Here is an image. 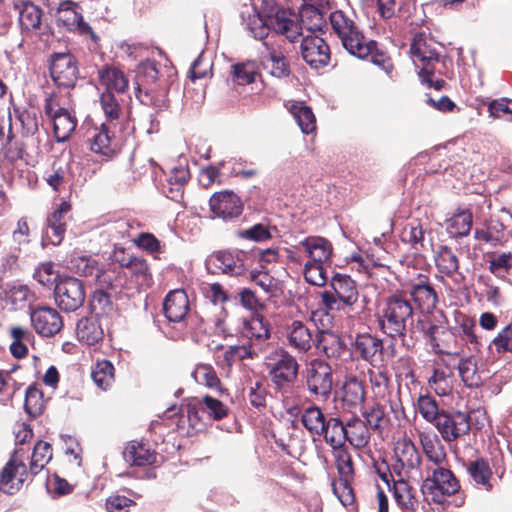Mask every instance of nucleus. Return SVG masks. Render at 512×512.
<instances>
[{"mask_svg": "<svg viewBox=\"0 0 512 512\" xmlns=\"http://www.w3.org/2000/svg\"><path fill=\"white\" fill-rule=\"evenodd\" d=\"M240 16L249 31L256 39H264L268 31L273 30L294 42L301 35V27L295 15L280 8L273 0H263L260 10H257L252 0H238Z\"/></svg>", "mask_w": 512, "mask_h": 512, "instance_id": "f257e3e1", "label": "nucleus"}, {"mask_svg": "<svg viewBox=\"0 0 512 512\" xmlns=\"http://www.w3.org/2000/svg\"><path fill=\"white\" fill-rule=\"evenodd\" d=\"M22 449H16L0 473V490L7 494H14L28 479V475L36 476L53 457L52 446L39 440L35 445L29 463V469L24 462Z\"/></svg>", "mask_w": 512, "mask_h": 512, "instance_id": "f03ea898", "label": "nucleus"}, {"mask_svg": "<svg viewBox=\"0 0 512 512\" xmlns=\"http://www.w3.org/2000/svg\"><path fill=\"white\" fill-rule=\"evenodd\" d=\"M414 307L404 290H396L387 296L377 313V324L380 331L389 338L401 339L403 347L412 350L415 342L407 339V324L413 320Z\"/></svg>", "mask_w": 512, "mask_h": 512, "instance_id": "7ed1b4c3", "label": "nucleus"}, {"mask_svg": "<svg viewBox=\"0 0 512 512\" xmlns=\"http://www.w3.org/2000/svg\"><path fill=\"white\" fill-rule=\"evenodd\" d=\"M165 68L155 60H146L137 69L135 95L142 104L157 112L169 108V80L164 76Z\"/></svg>", "mask_w": 512, "mask_h": 512, "instance_id": "20e7f679", "label": "nucleus"}, {"mask_svg": "<svg viewBox=\"0 0 512 512\" xmlns=\"http://www.w3.org/2000/svg\"><path fill=\"white\" fill-rule=\"evenodd\" d=\"M265 359L274 391L287 398L298 380L300 364L297 358L285 348L276 346Z\"/></svg>", "mask_w": 512, "mask_h": 512, "instance_id": "39448f33", "label": "nucleus"}, {"mask_svg": "<svg viewBox=\"0 0 512 512\" xmlns=\"http://www.w3.org/2000/svg\"><path fill=\"white\" fill-rule=\"evenodd\" d=\"M460 489L459 480L449 468V462L443 465L426 466V477L421 492L428 502L443 504L445 496L454 495Z\"/></svg>", "mask_w": 512, "mask_h": 512, "instance_id": "423d86ee", "label": "nucleus"}, {"mask_svg": "<svg viewBox=\"0 0 512 512\" xmlns=\"http://www.w3.org/2000/svg\"><path fill=\"white\" fill-rule=\"evenodd\" d=\"M329 20L334 33L350 55L362 56L368 53V46L361 44L366 37L353 17L342 10H336L330 14Z\"/></svg>", "mask_w": 512, "mask_h": 512, "instance_id": "0eeeda50", "label": "nucleus"}, {"mask_svg": "<svg viewBox=\"0 0 512 512\" xmlns=\"http://www.w3.org/2000/svg\"><path fill=\"white\" fill-rule=\"evenodd\" d=\"M332 291L321 294L323 306L328 311L341 310L344 306L352 307L359 298L356 282L346 274L336 273L330 281Z\"/></svg>", "mask_w": 512, "mask_h": 512, "instance_id": "6e6552de", "label": "nucleus"}, {"mask_svg": "<svg viewBox=\"0 0 512 512\" xmlns=\"http://www.w3.org/2000/svg\"><path fill=\"white\" fill-rule=\"evenodd\" d=\"M304 381L310 395L316 399L326 401L333 389V369L323 359H312L306 367Z\"/></svg>", "mask_w": 512, "mask_h": 512, "instance_id": "1a4fd4ad", "label": "nucleus"}, {"mask_svg": "<svg viewBox=\"0 0 512 512\" xmlns=\"http://www.w3.org/2000/svg\"><path fill=\"white\" fill-rule=\"evenodd\" d=\"M5 7L9 13L13 12L16 15L22 35L31 36L41 33L44 12L40 6L31 0H7Z\"/></svg>", "mask_w": 512, "mask_h": 512, "instance_id": "9d476101", "label": "nucleus"}, {"mask_svg": "<svg viewBox=\"0 0 512 512\" xmlns=\"http://www.w3.org/2000/svg\"><path fill=\"white\" fill-rule=\"evenodd\" d=\"M409 53L414 65L419 69V75H434L435 67L440 61V53L431 39L422 33L416 34L410 43Z\"/></svg>", "mask_w": 512, "mask_h": 512, "instance_id": "9b49d317", "label": "nucleus"}, {"mask_svg": "<svg viewBox=\"0 0 512 512\" xmlns=\"http://www.w3.org/2000/svg\"><path fill=\"white\" fill-rule=\"evenodd\" d=\"M52 81L59 88H74L79 77L78 61L70 52L53 53L49 58Z\"/></svg>", "mask_w": 512, "mask_h": 512, "instance_id": "f8f14e48", "label": "nucleus"}, {"mask_svg": "<svg viewBox=\"0 0 512 512\" xmlns=\"http://www.w3.org/2000/svg\"><path fill=\"white\" fill-rule=\"evenodd\" d=\"M395 464L393 472L398 477H410L413 473L420 472L422 456L415 443L407 435L400 437L394 447Z\"/></svg>", "mask_w": 512, "mask_h": 512, "instance_id": "ddd939ff", "label": "nucleus"}, {"mask_svg": "<svg viewBox=\"0 0 512 512\" xmlns=\"http://www.w3.org/2000/svg\"><path fill=\"white\" fill-rule=\"evenodd\" d=\"M55 301L65 312H74L84 304L86 292L81 280L71 276L59 279L54 288Z\"/></svg>", "mask_w": 512, "mask_h": 512, "instance_id": "4468645a", "label": "nucleus"}, {"mask_svg": "<svg viewBox=\"0 0 512 512\" xmlns=\"http://www.w3.org/2000/svg\"><path fill=\"white\" fill-rule=\"evenodd\" d=\"M434 427L437 429L444 442H457L459 439L469 434L471 430V418L468 413L459 410H445L441 413Z\"/></svg>", "mask_w": 512, "mask_h": 512, "instance_id": "2eb2a0df", "label": "nucleus"}, {"mask_svg": "<svg viewBox=\"0 0 512 512\" xmlns=\"http://www.w3.org/2000/svg\"><path fill=\"white\" fill-rule=\"evenodd\" d=\"M56 19L57 22L64 26L68 31L89 37L94 43H97L100 39L92 27L84 21L81 8L78 3L72 0H64L60 2L56 12Z\"/></svg>", "mask_w": 512, "mask_h": 512, "instance_id": "dca6fc26", "label": "nucleus"}, {"mask_svg": "<svg viewBox=\"0 0 512 512\" xmlns=\"http://www.w3.org/2000/svg\"><path fill=\"white\" fill-rule=\"evenodd\" d=\"M29 316L33 329L42 337H53L58 334L64 326L62 316L51 306H30Z\"/></svg>", "mask_w": 512, "mask_h": 512, "instance_id": "f3484780", "label": "nucleus"}, {"mask_svg": "<svg viewBox=\"0 0 512 512\" xmlns=\"http://www.w3.org/2000/svg\"><path fill=\"white\" fill-rule=\"evenodd\" d=\"M254 260V253L244 250H222L213 253L209 262L223 273L243 275Z\"/></svg>", "mask_w": 512, "mask_h": 512, "instance_id": "a211bd4d", "label": "nucleus"}, {"mask_svg": "<svg viewBox=\"0 0 512 512\" xmlns=\"http://www.w3.org/2000/svg\"><path fill=\"white\" fill-rule=\"evenodd\" d=\"M410 296V301L425 314L434 311L438 304V294L430 281L428 275L419 274L416 279L408 284V290L405 291Z\"/></svg>", "mask_w": 512, "mask_h": 512, "instance_id": "6ab92c4d", "label": "nucleus"}, {"mask_svg": "<svg viewBox=\"0 0 512 512\" xmlns=\"http://www.w3.org/2000/svg\"><path fill=\"white\" fill-rule=\"evenodd\" d=\"M303 60L313 69L323 68L330 61V48L325 40L316 35H307L301 42Z\"/></svg>", "mask_w": 512, "mask_h": 512, "instance_id": "aec40b11", "label": "nucleus"}, {"mask_svg": "<svg viewBox=\"0 0 512 512\" xmlns=\"http://www.w3.org/2000/svg\"><path fill=\"white\" fill-rule=\"evenodd\" d=\"M163 314L174 323H184L191 318L190 302L184 289H174L167 293L163 301Z\"/></svg>", "mask_w": 512, "mask_h": 512, "instance_id": "412c9836", "label": "nucleus"}, {"mask_svg": "<svg viewBox=\"0 0 512 512\" xmlns=\"http://www.w3.org/2000/svg\"><path fill=\"white\" fill-rule=\"evenodd\" d=\"M209 206L215 216L225 220L237 218L243 211L241 198L230 190L214 193L209 200Z\"/></svg>", "mask_w": 512, "mask_h": 512, "instance_id": "4be33fe9", "label": "nucleus"}, {"mask_svg": "<svg viewBox=\"0 0 512 512\" xmlns=\"http://www.w3.org/2000/svg\"><path fill=\"white\" fill-rule=\"evenodd\" d=\"M115 127L108 123L96 127L90 139L91 151L107 159L115 156L120 150V142L114 132Z\"/></svg>", "mask_w": 512, "mask_h": 512, "instance_id": "5701e85b", "label": "nucleus"}, {"mask_svg": "<svg viewBox=\"0 0 512 512\" xmlns=\"http://www.w3.org/2000/svg\"><path fill=\"white\" fill-rule=\"evenodd\" d=\"M392 491L402 512H426L416 489L405 480V477L393 480Z\"/></svg>", "mask_w": 512, "mask_h": 512, "instance_id": "b1692460", "label": "nucleus"}, {"mask_svg": "<svg viewBox=\"0 0 512 512\" xmlns=\"http://www.w3.org/2000/svg\"><path fill=\"white\" fill-rule=\"evenodd\" d=\"M126 278V288L142 290L148 289L153 284V275L148 261L136 256L128 268L123 271Z\"/></svg>", "mask_w": 512, "mask_h": 512, "instance_id": "393cba45", "label": "nucleus"}, {"mask_svg": "<svg viewBox=\"0 0 512 512\" xmlns=\"http://www.w3.org/2000/svg\"><path fill=\"white\" fill-rule=\"evenodd\" d=\"M71 211V204L63 201L48 217L45 237L52 245H59L65 236L67 218Z\"/></svg>", "mask_w": 512, "mask_h": 512, "instance_id": "a878e982", "label": "nucleus"}, {"mask_svg": "<svg viewBox=\"0 0 512 512\" xmlns=\"http://www.w3.org/2000/svg\"><path fill=\"white\" fill-rule=\"evenodd\" d=\"M465 469L475 485L480 486L487 492H491L497 485V478L490 466L489 460L484 457H476L468 460Z\"/></svg>", "mask_w": 512, "mask_h": 512, "instance_id": "bb28decb", "label": "nucleus"}, {"mask_svg": "<svg viewBox=\"0 0 512 512\" xmlns=\"http://www.w3.org/2000/svg\"><path fill=\"white\" fill-rule=\"evenodd\" d=\"M250 328L259 330V334L249 335V341L246 344L251 354V359L258 358L265 353H270L274 346L269 341L271 332L269 324L264 322V319L254 318L250 321Z\"/></svg>", "mask_w": 512, "mask_h": 512, "instance_id": "cd10ccee", "label": "nucleus"}, {"mask_svg": "<svg viewBox=\"0 0 512 512\" xmlns=\"http://www.w3.org/2000/svg\"><path fill=\"white\" fill-rule=\"evenodd\" d=\"M434 263L441 278L455 279L456 276H460L461 279H464V275L459 271V253L452 247L448 245L439 246L434 255Z\"/></svg>", "mask_w": 512, "mask_h": 512, "instance_id": "c85d7f7f", "label": "nucleus"}, {"mask_svg": "<svg viewBox=\"0 0 512 512\" xmlns=\"http://www.w3.org/2000/svg\"><path fill=\"white\" fill-rule=\"evenodd\" d=\"M418 438L422 451L429 462L427 466L443 465L448 463L445 446L437 434L419 431Z\"/></svg>", "mask_w": 512, "mask_h": 512, "instance_id": "c756f323", "label": "nucleus"}, {"mask_svg": "<svg viewBox=\"0 0 512 512\" xmlns=\"http://www.w3.org/2000/svg\"><path fill=\"white\" fill-rule=\"evenodd\" d=\"M288 345L301 354H306L315 345L312 331L302 321L294 320L287 328Z\"/></svg>", "mask_w": 512, "mask_h": 512, "instance_id": "7c9ffc66", "label": "nucleus"}, {"mask_svg": "<svg viewBox=\"0 0 512 512\" xmlns=\"http://www.w3.org/2000/svg\"><path fill=\"white\" fill-rule=\"evenodd\" d=\"M123 458L131 466H151L156 463L157 453L148 444L133 440L126 444Z\"/></svg>", "mask_w": 512, "mask_h": 512, "instance_id": "2f4dec72", "label": "nucleus"}, {"mask_svg": "<svg viewBox=\"0 0 512 512\" xmlns=\"http://www.w3.org/2000/svg\"><path fill=\"white\" fill-rule=\"evenodd\" d=\"M354 353L362 360L372 363L377 355H382L383 341L370 333L356 334L352 343Z\"/></svg>", "mask_w": 512, "mask_h": 512, "instance_id": "473e14b6", "label": "nucleus"}, {"mask_svg": "<svg viewBox=\"0 0 512 512\" xmlns=\"http://www.w3.org/2000/svg\"><path fill=\"white\" fill-rule=\"evenodd\" d=\"M309 257L308 262L322 263L330 260L333 247L329 240L321 236H308L299 243Z\"/></svg>", "mask_w": 512, "mask_h": 512, "instance_id": "72a5a7b5", "label": "nucleus"}, {"mask_svg": "<svg viewBox=\"0 0 512 512\" xmlns=\"http://www.w3.org/2000/svg\"><path fill=\"white\" fill-rule=\"evenodd\" d=\"M457 337L452 328L438 324L435 332L430 337L427 345L432 348L436 354H443L448 357L459 356L458 352L452 353L456 347Z\"/></svg>", "mask_w": 512, "mask_h": 512, "instance_id": "f704fd0d", "label": "nucleus"}, {"mask_svg": "<svg viewBox=\"0 0 512 512\" xmlns=\"http://www.w3.org/2000/svg\"><path fill=\"white\" fill-rule=\"evenodd\" d=\"M77 338L81 343L95 345L103 340L104 330L101 319L87 316L78 320L76 325Z\"/></svg>", "mask_w": 512, "mask_h": 512, "instance_id": "c9c22d12", "label": "nucleus"}, {"mask_svg": "<svg viewBox=\"0 0 512 512\" xmlns=\"http://www.w3.org/2000/svg\"><path fill=\"white\" fill-rule=\"evenodd\" d=\"M98 79L106 91L124 93L129 86V79L122 69L114 65H104L98 71Z\"/></svg>", "mask_w": 512, "mask_h": 512, "instance_id": "e433bc0d", "label": "nucleus"}, {"mask_svg": "<svg viewBox=\"0 0 512 512\" xmlns=\"http://www.w3.org/2000/svg\"><path fill=\"white\" fill-rule=\"evenodd\" d=\"M347 440L357 449L366 447L371 439L370 428L358 416H351L345 421Z\"/></svg>", "mask_w": 512, "mask_h": 512, "instance_id": "4c0bfd02", "label": "nucleus"}, {"mask_svg": "<svg viewBox=\"0 0 512 512\" xmlns=\"http://www.w3.org/2000/svg\"><path fill=\"white\" fill-rule=\"evenodd\" d=\"M315 346L329 359H338L345 351V343L342 338L331 331H319Z\"/></svg>", "mask_w": 512, "mask_h": 512, "instance_id": "58836bf2", "label": "nucleus"}, {"mask_svg": "<svg viewBox=\"0 0 512 512\" xmlns=\"http://www.w3.org/2000/svg\"><path fill=\"white\" fill-rule=\"evenodd\" d=\"M327 6L320 7L315 4L304 3L299 11L301 29L304 27L310 32L321 31L326 25L324 13Z\"/></svg>", "mask_w": 512, "mask_h": 512, "instance_id": "ea45409f", "label": "nucleus"}, {"mask_svg": "<svg viewBox=\"0 0 512 512\" xmlns=\"http://www.w3.org/2000/svg\"><path fill=\"white\" fill-rule=\"evenodd\" d=\"M369 382L376 398L384 399L391 392V378L388 368L380 365L368 369Z\"/></svg>", "mask_w": 512, "mask_h": 512, "instance_id": "a19ab883", "label": "nucleus"}, {"mask_svg": "<svg viewBox=\"0 0 512 512\" xmlns=\"http://www.w3.org/2000/svg\"><path fill=\"white\" fill-rule=\"evenodd\" d=\"M321 437L331 446L332 450L345 447L347 440L345 422L338 417H329Z\"/></svg>", "mask_w": 512, "mask_h": 512, "instance_id": "79ce46f5", "label": "nucleus"}, {"mask_svg": "<svg viewBox=\"0 0 512 512\" xmlns=\"http://www.w3.org/2000/svg\"><path fill=\"white\" fill-rule=\"evenodd\" d=\"M300 420L302 425L312 436L321 437L328 419L322 409L313 404L304 409Z\"/></svg>", "mask_w": 512, "mask_h": 512, "instance_id": "37998d69", "label": "nucleus"}, {"mask_svg": "<svg viewBox=\"0 0 512 512\" xmlns=\"http://www.w3.org/2000/svg\"><path fill=\"white\" fill-rule=\"evenodd\" d=\"M472 221L470 210H459L446 221V231L452 238H462L470 233Z\"/></svg>", "mask_w": 512, "mask_h": 512, "instance_id": "c03bdc74", "label": "nucleus"}, {"mask_svg": "<svg viewBox=\"0 0 512 512\" xmlns=\"http://www.w3.org/2000/svg\"><path fill=\"white\" fill-rule=\"evenodd\" d=\"M50 120L53 123V132L57 142H65L77 127V118L71 111L60 113Z\"/></svg>", "mask_w": 512, "mask_h": 512, "instance_id": "a18cd8bd", "label": "nucleus"}, {"mask_svg": "<svg viewBox=\"0 0 512 512\" xmlns=\"http://www.w3.org/2000/svg\"><path fill=\"white\" fill-rule=\"evenodd\" d=\"M443 363L448 368L455 367V365H451L445 359H443ZM456 368L458 369L461 380L467 387H478L481 384V377L477 371L476 361L473 357L460 358Z\"/></svg>", "mask_w": 512, "mask_h": 512, "instance_id": "49530a36", "label": "nucleus"}, {"mask_svg": "<svg viewBox=\"0 0 512 512\" xmlns=\"http://www.w3.org/2000/svg\"><path fill=\"white\" fill-rule=\"evenodd\" d=\"M288 110L304 134H310L316 130V118L311 107L304 102H295L288 107Z\"/></svg>", "mask_w": 512, "mask_h": 512, "instance_id": "de8ad7c7", "label": "nucleus"}, {"mask_svg": "<svg viewBox=\"0 0 512 512\" xmlns=\"http://www.w3.org/2000/svg\"><path fill=\"white\" fill-rule=\"evenodd\" d=\"M362 45L368 46V53L362 56H356L359 59H369L373 64L379 66L386 73H390L394 66L391 57L386 51L379 48L378 43L374 40H367L366 38L362 41Z\"/></svg>", "mask_w": 512, "mask_h": 512, "instance_id": "09e8293b", "label": "nucleus"}, {"mask_svg": "<svg viewBox=\"0 0 512 512\" xmlns=\"http://www.w3.org/2000/svg\"><path fill=\"white\" fill-rule=\"evenodd\" d=\"M69 268L79 276L85 277L90 283L99 273L100 264L92 256H77L70 260Z\"/></svg>", "mask_w": 512, "mask_h": 512, "instance_id": "8fccbe9b", "label": "nucleus"}, {"mask_svg": "<svg viewBox=\"0 0 512 512\" xmlns=\"http://www.w3.org/2000/svg\"><path fill=\"white\" fill-rule=\"evenodd\" d=\"M100 105L105 115L106 122L116 126L115 121L119 120L123 115V107L120 100L111 91H104L100 95Z\"/></svg>", "mask_w": 512, "mask_h": 512, "instance_id": "3c124183", "label": "nucleus"}, {"mask_svg": "<svg viewBox=\"0 0 512 512\" xmlns=\"http://www.w3.org/2000/svg\"><path fill=\"white\" fill-rule=\"evenodd\" d=\"M196 406L203 413H206L209 418L219 421L224 419L229 414V408L221 400L205 395L201 399H197Z\"/></svg>", "mask_w": 512, "mask_h": 512, "instance_id": "603ef678", "label": "nucleus"}, {"mask_svg": "<svg viewBox=\"0 0 512 512\" xmlns=\"http://www.w3.org/2000/svg\"><path fill=\"white\" fill-rule=\"evenodd\" d=\"M114 371V366L110 361H98L92 369L91 378L101 390L106 391L114 382Z\"/></svg>", "mask_w": 512, "mask_h": 512, "instance_id": "864d4df0", "label": "nucleus"}, {"mask_svg": "<svg viewBox=\"0 0 512 512\" xmlns=\"http://www.w3.org/2000/svg\"><path fill=\"white\" fill-rule=\"evenodd\" d=\"M194 379L209 388L217 389L220 395L226 392V389L221 387L220 379L217 376L216 371L211 365L198 364L192 373Z\"/></svg>", "mask_w": 512, "mask_h": 512, "instance_id": "5fc2aeb1", "label": "nucleus"}, {"mask_svg": "<svg viewBox=\"0 0 512 512\" xmlns=\"http://www.w3.org/2000/svg\"><path fill=\"white\" fill-rule=\"evenodd\" d=\"M91 315L101 319L104 316H108L113 311V302L111 296L104 290H95L91 295L89 302Z\"/></svg>", "mask_w": 512, "mask_h": 512, "instance_id": "6e6d98bb", "label": "nucleus"}, {"mask_svg": "<svg viewBox=\"0 0 512 512\" xmlns=\"http://www.w3.org/2000/svg\"><path fill=\"white\" fill-rule=\"evenodd\" d=\"M417 410L419 414L429 423L435 425L444 410L439 408L436 399L429 395H420L417 399Z\"/></svg>", "mask_w": 512, "mask_h": 512, "instance_id": "4d7b16f0", "label": "nucleus"}, {"mask_svg": "<svg viewBox=\"0 0 512 512\" xmlns=\"http://www.w3.org/2000/svg\"><path fill=\"white\" fill-rule=\"evenodd\" d=\"M365 399V388L356 377L347 378L343 385V401L351 406L361 404Z\"/></svg>", "mask_w": 512, "mask_h": 512, "instance_id": "13d9d810", "label": "nucleus"}, {"mask_svg": "<svg viewBox=\"0 0 512 512\" xmlns=\"http://www.w3.org/2000/svg\"><path fill=\"white\" fill-rule=\"evenodd\" d=\"M45 407L43 392L36 384L30 385L25 394L24 408L32 417L40 416Z\"/></svg>", "mask_w": 512, "mask_h": 512, "instance_id": "bf43d9fd", "label": "nucleus"}, {"mask_svg": "<svg viewBox=\"0 0 512 512\" xmlns=\"http://www.w3.org/2000/svg\"><path fill=\"white\" fill-rule=\"evenodd\" d=\"M338 478H354V463L347 446L332 450Z\"/></svg>", "mask_w": 512, "mask_h": 512, "instance_id": "052dcab7", "label": "nucleus"}, {"mask_svg": "<svg viewBox=\"0 0 512 512\" xmlns=\"http://www.w3.org/2000/svg\"><path fill=\"white\" fill-rule=\"evenodd\" d=\"M190 179V172L187 167H175L171 170L167 179L169 185L168 197L175 200L182 195V189Z\"/></svg>", "mask_w": 512, "mask_h": 512, "instance_id": "680f3d73", "label": "nucleus"}, {"mask_svg": "<svg viewBox=\"0 0 512 512\" xmlns=\"http://www.w3.org/2000/svg\"><path fill=\"white\" fill-rule=\"evenodd\" d=\"M68 174L67 165L63 166L54 162L51 169L45 171L44 180L54 191H60L67 183Z\"/></svg>", "mask_w": 512, "mask_h": 512, "instance_id": "e2e57ef3", "label": "nucleus"}, {"mask_svg": "<svg viewBox=\"0 0 512 512\" xmlns=\"http://www.w3.org/2000/svg\"><path fill=\"white\" fill-rule=\"evenodd\" d=\"M354 478H338L332 482L333 493L344 506L354 503L355 495L352 488Z\"/></svg>", "mask_w": 512, "mask_h": 512, "instance_id": "0e129e2a", "label": "nucleus"}, {"mask_svg": "<svg viewBox=\"0 0 512 512\" xmlns=\"http://www.w3.org/2000/svg\"><path fill=\"white\" fill-rule=\"evenodd\" d=\"M362 415L365 418L367 426L374 431H380L386 421L385 407L380 403H374L368 406L365 408Z\"/></svg>", "mask_w": 512, "mask_h": 512, "instance_id": "69168bd1", "label": "nucleus"}, {"mask_svg": "<svg viewBox=\"0 0 512 512\" xmlns=\"http://www.w3.org/2000/svg\"><path fill=\"white\" fill-rule=\"evenodd\" d=\"M401 239L411 245L412 248L418 249V246H423L424 241V229L420 222L411 221L407 223L402 232Z\"/></svg>", "mask_w": 512, "mask_h": 512, "instance_id": "338daca9", "label": "nucleus"}, {"mask_svg": "<svg viewBox=\"0 0 512 512\" xmlns=\"http://www.w3.org/2000/svg\"><path fill=\"white\" fill-rule=\"evenodd\" d=\"M267 59L272 62L271 74L277 78H283L290 75V65L286 57L273 48H268Z\"/></svg>", "mask_w": 512, "mask_h": 512, "instance_id": "774afa93", "label": "nucleus"}]
</instances>
